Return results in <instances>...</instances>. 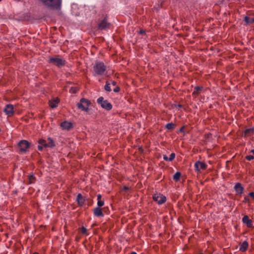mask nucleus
I'll return each instance as SVG.
<instances>
[{"label": "nucleus", "mask_w": 254, "mask_h": 254, "mask_svg": "<svg viewBox=\"0 0 254 254\" xmlns=\"http://www.w3.org/2000/svg\"><path fill=\"white\" fill-rule=\"evenodd\" d=\"M97 103L101 106L107 111H110L112 109V105L107 100H104L103 97H100L97 99Z\"/></svg>", "instance_id": "nucleus-5"}, {"label": "nucleus", "mask_w": 254, "mask_h": 254, "mask_svg": "<svg viewBox=\"0 0 254 254\" xmlns=\"http://www.w3.org/2000/svg\"><path fill=\"white\" fill-rule=\"evenodd\" d=\"M121 89L119 86H117L116 88L114 89V91L115 92H119L120 91Z\"/></svg>", "instance_id": "nucleus-33"}, {"label": "nucleus", "mask_w": 254, "mask_h": 254, "mask_svg": "<svg viewBox=\"0 0 254 254\" xmlns=\"http://www.w3.org/2000/svg\"><path fill=\"white\" fill-rule=\"evenodd\" d=\"M18 145L19 147V151L21 152H26L30 147V143L26 140H21L20 141Z\"/></svg>", "instance_id": "nucleus-6"}, {"label": "nucleus", "mask_w": 254, "mask_h": 254, "mask_svg": "<svg viewBox=\"0 0 254 254\" xmlns=\"http://www.w3.org/2000/svg\"><path fill=\"white\" fill-rule=\"evenodd\" d=\"M244 21L247 23V24H251L254 23V18H250L249 17L246 16L244 18Z\"/></svg>", "instance_id": "nucleus-25"}, {"label": "nucleus", "mask_w": 254, "mask_h": 254, "mask_svg": "<svg viewBox=\"0 0 254 254\" xmlns=\"http://www.w3.org/2000/svg\"><path fill=\"white\" fill-rule=\"evenodd\" d=\"M48 7L59 10L61 8L62 0H39Z\"/></svg>", "instance_id": "nucleus-1"}, {"label": "nucleus", "mask_w": 254, "mask_h": 254, "mask_svg": "<svg viewBox=\"0 0 254 254\" xmlns=\"http://www.w3.org/2000/svg\"><path fill=\"white\" fill-rule=\"evenodd\" d=\"M176 127V125L173 123H168L166 125L165 127L168 130H173Z\"/></svg>", "instance_id": "nucleus-23"}, {"label": "nucleus", "mask_w": 254, "mask_h": 254, "mask_svg": "<svg viewBox=\"0 0 254 254\" xmlns=\"http://www.w3.org/2000/svg\"><path fill=\"white\" fill-rule=\"evenodd\" d=\"M1 0H0V1H1Z\"/></svg>", "instance_id": "nucleus-47"}, {"label": "nucleus", "mask_w": 254, "mask_h": 254, "mask_svg": "<svg viewBox=\"0 0 254 254\" xmlns=\"http://www.w3.org/2000/svg\"><path fill=\"white\" fill-rule=\"evenodd\" d=\"M194 168L196 172L199 173L201 170H205L207 168V165L205 163L200 161H196L194 164Z\"/></svg>", "instance_id": "nucleus-7"}, {"label": "nucleus", "mask_w": 254, "mask_h": 254, "mask_svg": "<svg viewBox=\"0 0 254 254\" xmlns=\"http://www.w3.org/2000/svg\"><path fill=\"white\" fill-rule=\"evenodd\" d=\"M43 146L39 144L38 146V149L40 151H42L43 150Z\"/></svg>", "instance_id": "nucleus-36"}, {"label": "nucleus", "mask_w": 254, "mask_h": 254, "mask_svg": "<svg viewBox=\"0 0 254 254\" xmlns=\"http://www.w3.org/2000/svg\"><path fill=\"white\" fill-rule=\"evenodd\" d=\"M203 89L202 86H195L194 87V90L192 93V95L193 97L196 98L197 96H198L201 92L202 91Z\"/></svg>", "instance_id": "nucleus-16"}, {"label": "nucleus", "mask_w": 254, "mask_h": 254, "mask_svg": "<svg viewBox=\"0 0 254 254\" xmlns=\"http://www.w3.org/2000/svg\"><path fill=\"white\" fill-rule=\"evenodd\" d=\"M49 64H53L59 67L64 66L65 64L66 61L64 59L60 58L59 56H56L55 57H51L48 60Z\"/></svg>", "instance_id": "nucleus-2"}, {"label": "nucleus", "mask_w": 254, "mask_h": 254, "mask_svg": "<svg viewBox=\"0 0 254 254\" xmlns=\"http://www.w3.org/2000/svg\"><path fill=\"white\" fill-rule=\"evenodd\" d=\"M249 196L252 197L253 199H254V192H251L249 193Z\"/></svg>", "instance_id": "nucleus-35"}, {"label": "nucleus", "mask_w": 254, "mask_h": 254, "mask_svg": "<svg viewBox=\"0 0 254 254\" xmlns=\"http://www.w3.org/2000/svg\"><path fill=\"white\" fill-rule=\"evenodd\" d=\"M80 233L84 235L87 236L88 235L87 229L84 226H82L80 228Z\"/></svg>", "instance_id": "nucleus-26"}, {"label": "nucleus", "mask_w": 254, "mask_h": 254, "mask_svg": "<svg viewBox=\"0 0 254 254\" xmlns=\"http://www.w3.org/2000/svg\"><path fill=\"white\" fill-rule=\"evenodd\" d=\"M76 201L78 204H79V193L77 195Z\"/></svg>", "instance_id": "nucleus-38"}, {"label": "nucleus", "mask_w": 254, "mask_h": 254, "mask_svg": "<svg viewBox=\"0 0 254 254\" xmlns=\"http://www.w3.org/2000/svg\"><path fill=\"white\" fill-rule=\"evenodd\" d=\"M243 222L246 224L248 228L253 227V221L251 219H249L248 215H245L242 219Z\"/></svg>", "instance_id": "nucleus-13"}, {"label": "nucleus", "mask_w": 254, "mask_h": 254, "mask_svg": "<svg viewBox=\"0 0 254 254\" xmlns=\"http://www.w3.org/2000/svg\"><path fill=\"white\" fill-rule=\"evenodd\" d=\"M181 176V173L180 172H177L173 176V179L175 182H178Z\"/></svg>", "instance_id": "nucleus-24"}, {"label": "nucleus", "mask_w": 254, "mask_h": 254, "mask_svg": "<svg viewBox=\"0 0 254 254\" xmlns=\"http://www.w3.org/2000/svg\"><path fill=\"white\" fill-rule=\"evenodd\" d=\"M47 146H48V147L52 148L55 145L53 140L51 137H49L48 138L47 140Z\"/></svg>", "instance_id": "nucleus-22"}, {"label": "nucleus", "mask_w": 254, "mask_h": 254, "mask_svg": "<svg viewBox=\"0 0 254 254\" xmlns=\"http://www.w3.org/2000/svg\"><path fill=\"white\" fill-rule=\"evenodd\" d=\"M36 182V177L33 174L30 175L28 176V184H32L35 183Z\"/></svg>", "instance_id": "nucleus-21"}, {"label": "nucleus", "mask_w": 254, "mask_h": 254, "mask_svg": "<svg viewBox=\"0 0 254 254\" xmlns=\"http://www.w3.org/2000/svg\"><path fill=\"white\" fill-rule=\"evenodd\" d=\"M111 26V23L108 22V15L105 14L104 15L103 19L102 20L100 21L99 20L97 28L100 30H107L109 29Z\"/></svg>", "instance_id": "nucleus-4"}, {"label": "nucleus", "mask_w": 254, "mask_h": 254, "mask_svg": "<svg viewBox=\"0 0 254 254\" xmlns=\"http://www.w3.org/2000/svg\"><path fill=\"white\" fill-rule=\"evenodd\" d=\"M61 127L64 130H69L73 127V125L71 123L67 121H64L61 124Z\"/></svg>", "instance_id": "nucleus-11"}, {"label": "nucleus", "mask_w": 254, "mask_h": 254, "mask_svg": "<svg viewBox=\"0 0 254 254\" xmlns=\"http://www.w3.org/2000/svg\"><path fill=\"white\" fill-rule=\"evenodd\" d=\"M202 254V253H200V254Z\"/></svg>", "instance_id": "nucleus-46"}, {"label": "nucleus", "mask_w": 254, "mask_h": 254, "mask_svg": "<svg viewBox=\"0 0 254 254\" xmlns=\"http://www.w3.org/2000/svg\"><path fill=\"white\" fill-rule=\"evenodd\" d=\"M38 143L42 146H43L44 147H48L47 146V140L43 139H41L39 140Z\"/></svg>", "instance_id": "nucleus-27"}, {"label": "nucleus", "mask_w": 254, "mask_h": 254, "mask_svg": "<svg viewBox=\"0 0 254 254\" xmlns=\"http://www.w3.org/2000/svg\"><path fill=\"white\" fill-rule=\"evenodd\" d=\"M85 201V198L83 197L81 194H80V206L82 205V204L84 203Z\"/></svg>", "instance_id": "nucleus-31"}, {"label": "nucleus", "mask_w": 254, "mask_h": 254, "mask_svg": "<svg viewBox=\"0 0 254 254\" xmlns=\"http://www.w3.org/2000/svg\"><path fill=\"white\" fill-rule=\"evenodd\" d=\"M185 127L183 126L179 129V132H184V130H185Z\"/></svg>", "instance_id": "nucleus-34"}, {"label": "nucleus", "mask_w": 254, "mask_h": 254, "mask_svg": "<svg viewBox=\"0 0 254 254\" xmlns=\"http://www.w3.org/2000/svg\"><path fill=\"white\" fill-rule=\"evenodd\" d=\"M249 200H250V199L248 197H245L244 198V202H248V201H249Z\"/></svg>", "instance_id": "nucleus-39"}, {"label": "nucleus", "mask_w": 254, "mask_h": 254, "mask_svg": "<svg viewBox=\"0 0 254 254\" xmlns=\"http://www.w3.org/2000/svg\"><path fill=\"white\" fill-rule=\"evenodd\" d=\"M93 70L97 75H102L107 70V67L103 62H97L93 66Z\"/></svg>", "instance_id": "nucleus-3"}, {"label": "nucleus", "mask_w": 254, "mask_h": 254, "mask_svg": "<svg viewBox=\"0 0 254 254\" xmlns=\"http://www.w3.org/2000/svg\"><path fill=\"white\" fill-rule=\"evenodd\" d=\"M59 102L60 100L58 98L51 100L49 102V106L52 108H55L58 107Z\"/></svg>", "instance_id": "nucleus-15"}, {"label": "nucleus", "mask_w": 254, "mask_h": 254, "mask_svg": "<svg viewBox=\"0 0 254 254\" xmlns=\"http://www.w3.org/2000/svg\"><path fill=\"white\" fill-rule=\"evenodd\" d=\"M78 90V88L77 87H71L69 89V92L70 93L74 94L76 93Z\"/></svg>", "instance_id": "nucleus-28"}, {"label": "nucleus", "mask_w": 254, "mask_h": 254, "mask_svg": "<svg viewBox=\"0 0 254 254\" xmlns=\"http://www.w3.org/2000/svg\"><path fill=\"white\" fill-rule=\"evenodd\" d=\"M110 83L107 81L106 82V85H105V89L108 92H110L111 91V89L110 88Z\"/></svg>", "instance_id": "nucleus-29"}, {"label": "nucleus", "mask_w": 254, "mask_h": 254, "mask_svg": "<svg viewBox=\"0 0 254 254\" xmlns=\"http://www.w3.org/2000/svg\"><path fill=\"white\" fill-rule=\"evenodd\" d=\"M101 198H102V195L100 194H98L97 195V200H98L97 204H98V207H99L103 206L104 204V201L102 200L101 199Z\"/></svg>", "instance_id": "nucleus-20"}, {"label": "nucleus", "mask_w": 254, "mask_h": 254, "mask_svg": "<svg viewBox=\"0 0 254 254\" xmlns=\"http://www.w3.org/2000/svg\"><path fill=\"white\" fill-rule=\"evenodd\" d=\"M246 159L249 161H251L252 160H253L254 159V156L253 155H247L245 157Z\"/></svg>", "instance_id": "nucleus-30"}, {"label": "nucleus", "mask_w": 254, "mask_h": 254, "mask_svg": "<svg viewBox=\"0 0 254 254\" xmlns=\"http://www.w3.org/2000/svg\"><path fill=\"white\" fill-rule=\"evenodd\" d=\"M33 254H39V253L37 252H34Z\"/></svg>", "instance_id": "nucleus-45"}, {"label": "nucleus", "mask_w": 254, "mask_h": 254, "mask_svg": "<svg viewBox=\"0 0 254 254\" xmlns=\"http://www.w3.org/2000/svg\"><path fill=\"white\" fill-rule=\"evenodd\" d=\"M175 156L176 154L175 153H172L170 154L169 158H168L166 155H163V159L165 161H172L174 159Z\"/></svg>", "instance_id": "nucleus-19"}, {"label": "nucleus", "mask_w": 254, "mask_h": 254, "mask_svg": "<svg viewBox=\"0 0 254 254\" xmlns=\"http://www.w3.org/2000/svg\"><path fill=\"white\" fill-rule=\"evenodd\" d=\"M129 188L127 187V186H124L123 188V190H125V191H127L128 190H129Z\"/></svg>", "instance_id": "nucleus-37"}, {"label": "nucleus", "mask_w": 254, "mask_h": 254, "mask_svg": "<svg viewBox=\"0 0 254 254\" xmlns=\"http://www.w3.org/2000/svg\"><path fill=\"white\" fill-rule=\"evenodd\" d=\"M138 33L139 34H146V32L143 29H140L138 32Z\"/></svg>", "instance_id": "nucleus-32"}, {"label": "nucleus", "mask_w": 254, "mask_h": 254, "mask_svg": "<svg viewBox=\"0 0 254 254\" xmlns=\"http://www.w3.org/2000/svg\"><path fill=\"white\" fill-rule=\"evenodd\" d=\"M90 105L91 102L89 100L84 98L80 99V108L82 109V110L88 112L89 110L88 107Z\"/></svg>", "instance_id": "nucleus-9"}, {"label": "nucleus", "mask_w": 254, "mask_h": 254, "mask_svg": "<svg viewBox=\"0 0 254 254\" xmlns=\"http://www.w3.org/2000/svg\"><path fill=\"white\" fill-rule=\"evenodd\" d=\"M116 84H117L116 81H112V84L113 85L115 86L116 85Z\"/></svg>", "instance_id": "nucleus-41"}, {"label": "nucleus", "mask_w": 254, "mask_h": 254, "mask_svg": "<svg viewBox=\"0 0 254 254\" xmlns=\"http://www.w3.org/2000/svg\"><path fill=\"white\" fill-rule=\"evenodd\" d=\"M234 189L237 193L241 195L244 192V188L240 183H237L234 186Z\"/></svg>", "instance_id": "nucleus-12"}, {"label": "nucleus", "mask_w": 254, "mask_h": 254, "mask_svg": "<svg viewBox=\"0 0 254 254\" xmlns=\"http://www.w3.org/2000/svg\"><path fill=\"white\" fill-rule=\"evenodd\" d=\"M77 106L79 108V103H77Z\"/></svg>", "instance_id": "nucleus-44"}, {"label": "nucleus", "mask_w": 254, "mask_h": 254, "mask_svg": "<svg viewBox=\"0 0 254 254\" xmlns=\"http://www.w3.org/2000/svg\"><path fill=\"white\" fill-rule=\"evenodd\" d=\"M93 214L95 216L99 217H103L104 216L102 209L99 207H97L94 209Z\"/></svg>", "instance_id": "nucleus-14"}, {"label": "nucleus", "mask_w": 254, "mask_h": 254, "mask_svg": "<svg viewBox=\"0 0 254 254\" xmlns=\"http://www.w3.org/2000/svg\"><path fill=\"white\" fill-rule=\"evenodd\" d=\"M4 112L8 116H12L14 113L13 106L11 104L6 105L4 109Z\"/></svg>", "instance_id": "nucleus-10"}, {"label": "nucleus", "mask_w": 254, "mask_h": 254, "mask_svg": "<svg viewBox=\"0 0 254 254\" xmlns=\"http://www.w3.org/2000/svg\"><path fill=\"white\" fill-rule=\"evenodd\" d=\"M254 133V128H247L246 130H245L244 133V137H246L250 135L251 134H253Z\"/></svg>", "instance_id": "nucleus-18"}, {"label": "nucleus", "mask_w": 254, "mask_h": 254, "mask_svg": "<svg viewBox=\"0 0 254 254\" xmlns=\"http://www.w3.org/2000/svg\"><path fill=\"white\" fill-rule=\"evenodd\" d=\"M138 149H139V151H140V152H142L143 151V149H142V147H139V148H138Z\"/></svg>", "instance_id": "nucleus-42"}, {"label": "nucleus", "mask_w": 254, "mask_h": 254, "mask_svg": "<svg viewBox=\"0 0 254 254\" xmlns=\"http://www.w3.org/2000/svg\"><path fill=\"white\" fill-rule=\"evenodd\" d=\"M249 247V243L247 241L243 242L240 246V251L242 252H246Z\"/></svg>", "instance_id": "nucleus-17"}, {"label": "nucleus", "mask_w": 254, "mask_h": 254, "mask_svg": "<svg viewBox=\"0 0 254 254\" xmlns=\"http://www.w3.org/2000/svg\"><path fill=\"white\" fill-rule=\"evenodd\" d=\"M153 199L155 201L157 202L159 204H162L166 202V198L163 194L156 193L153 195Z\"/></svg>", "instance_id": "nucleus-8"}, {"label": "nucleus", "mask_w": 254, "mask_h": 254, "mask_svg": "<svg viewBox=\"0 0 254 254\" xmlns=\"http://www.w3.org/2000/svg\"><path fill=\"white\" fill-rule=\"evenodd\" d=\"M130 254H137L134 252H132L130 253Z\"/></svg>", "instance_id": "nucleus-43"}, {"label": "nucleus", "mask_w": 254, "mask_h": 254, "mask_svg": "<svg viewBox=\"0 0 254 254\" xmlns=\"http://www.w3.org/2000/svg\"><path fill=\"white\" fill-rule=\"evenodd\" d=\"M175 106L177 108H182L183 106L181 104L175 105Z\"/></svg>", "instance_id": "nucleus-40"}]
</instances>
